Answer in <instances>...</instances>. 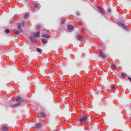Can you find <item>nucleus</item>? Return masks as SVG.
I'll return each mask as SVG.
<instances>
[{
	"label": "nucleus",
	"mask_w": 131,
	"mask_h": 131,
	"mask_svg": "<svg viewBox=\"0 0 131 131\" xmlns=\"http://www.w3.org/2000/svg\"><path fill=\"white\" fill-rule=\"evenodd\" d=\"M113 68L114 69H116V67L115 66V65L114 66H113Z\"/></svg>",
	"instance_id": "obj_24"
},
{
	"label": "nucleus",
	"mask_w": 131,
	"mask_h": 131,
	"mask_svg": "<svg viewBox=\"0 0 131 131\" xmlns=\"http://www.w3.org/2000/svg\"><path fill=\"white\" fill-rule=\"evenodd\" d=\"M108 12L109 13H110L111 12V10L110 8H108L107 9Z\"/></svg>",
	"instance_id": "obj_23"
},
{
	"label": "nucleus",
	"mask_w": 131,
	"mask_h": 131,
	"mask_svg": "<svg viewBox=\"0 0 131 131\" xmlns=\"http://www.w3.org/2000/svg\"><path fill=\"white\" fill-rule=\"evenodd\" d=\"M121 75L122 77L124 78L126 76V75L125 74L123 73H122L121 74Z\"/></svg>",
	"instance_id": "obj_21"
},
{
	"label": "nucleus",
	"mask_w": 131,
	"mask_h": 131,
	"mask_svg": "<svg viewBox=\"0 0 131 131\" xmlns=\"http://www.w3.org/2000/svg\"><path fill=\"white\" fill-rule=\"evenodd\" d=\"M36 127L37 128H39L41 127V125L40 123H37L36 124Z\"/></svg>",
	"instance_id": "obj_13"
},
{
	"label": "nucleus",
	"mask_w": 131,
	"mask_h": 131,
	"mask_svg": "<svg viewBox=\"0 0 131 131\" xmlns=\"http://www.w3.org/2000/svg\"><path fill=\"white\" fill-rule=\"evenodd\" d=\"M16 100L17 101H21V97L19 96L17 97L16 99Z\"/></svg>",
	"instance_id": "obj_15"
},
{
	"label": "nucleus",
	"mask_w": 131,
	"mask_h": 131,
	"mask_svg": "<svg viewBox=\"0 0 131 131\" xmlns=\"http://www.w3.org/2000/svg\"><path fill=\"white\" fill-rule=\"evenodd\" d=\"M5 32L6 33H8L10 32L9 30V29H6L5 30Z\"/></svg>",
	"instance_id": "obj_20"
},
{
	"label": "nucleus",
	"mask_w": 131,
	"mask_h": 131,
	"mask_svg": "<svg viewBox=\"0 0 131 131\" xmlns=\"http://www.w3.org/2000/svg\"><path fill=\"white\" fill-rule=\"evenodd\" d=\"M41 40L43 43L44 44L46 43H47V40L46 39H42Z\"/></svg>",
	"instance_id": "obj_12"
},
{
	"label": "nucleus",
	"mask_w": 131,
	"mask_h": 131,
	"mask_svg": "<svg viewBox=\"0 0 131 131\" xmlns=\"http://www.w3.org/2000/svg\"><path fill=\"white\" fill-rule=\"evenodd\" d=\"M13 31L14 33H15L17 35L19 34L20 33V32L19 31L16 29L14 30Z\"/></svg>",
	"instance_id": "obj_10"
},
{
	"label": "nucleus",
	"mask_w": 131,
	"mask_h": 131,
	"mask_svg": "<svg viewBox=\"0 0 131 131\" xmlns=\"http://www.w3.org/2000/svg\"><path fill=\"white\" fill-rule=\"evenodd\" d=\"M19 104H20L19 103H17V104L15 105H14L12 106V107H16V106H18L19 105Z\"/></svg>",
	"instance_id": "obj_19"
},
{
	"label": "nucleus",
	"mask_w": 131,
	"mask_h": 131,
	"mask_svg": "<svg viewBox=\"0 0 131 131\" xmlns=\"http://www.w3.org/2000/svg\"><path fill=\"white\" fill-rule=\"evenodd\" d=\"M112 87H113V88H114V86H113V85H112Z\"/></svg>",
	"instance_id": "obj_30"
},
{
	"label": "nucleus",
	"mask_w": 131,
	"mask_h": 131,
	"mask_svg": "<svg viewBox=\"0 0 131 131\" xmlns=\"http://www.w3.org/2000/svg\"><path fill=\"white\" fill-rule=\"evenodd\" d=\"M118 25L124 28H127V26L123 24L122 23H118Z\"/></svg>",
	"instance_id": "obj_7"
},
{
	"label": "nucleus",
	"mask_w": 131,
	"mask_h": 131,
	"mask_svg": "<svg viewBox=\"0 0 131 131\" xmlns=\"http://www.w3.org/2000/svg\"><path fill=\"white\" fill-rule=\"evenodd\" d=\"M73 26L72 25H68L67 28L68 30H71L73 29Z\"/></svg>",
	"instance_id": "obj_6"
},
{
	"label": "nucleus",
	"mask_w": 131,
	"mask_h": 131,
	"mask_svg": "<svg viewBox=\"0 0 131 131\" xmlns=\"http://www.w3.org/2000/svg\"><path fill=\"white\" fill-rule=\"evenodd\" d=\"M87 119V117L85 115H84L79 119V121L80 122L84 123L86 121Z\"/></svg>",
	"instance_id": "obj_2"
},
{
	"label": "nucleus",
	"mask_w": 131,
	"mask_h": 131,
	"mask_svg": "<svg viewBox=\"0 0 131 131\" xmlns=\"http://www.w3.org/2000/svg\"><path fill=\"white\" fill-rule=\"evenodd\" d=\"M100 56L103 58H105L106 57V55L103 53H101L99 54Z\"/></svg>",
	"instance_id": "obj_9"
},
{
	"label": "nucleus",
	"mask_w": 131,
	"mask_h": 131,
	"mask_svg": "<svg viewBox=\"0 0 131 131\" xmlns=\"http://www.w3.org/2000/svg\"><path fill=\"white\" fill-rule=\"evenodd\" d=\"M24 24V22L23 21L18 24V29L21 32H23V30L21 29V27L23 26Z\"/></svg>",
	"instance_id": "obj_1"
},
{
	"label": "nucleus",
	"mask_w": 131,
	"mask_h": 131,
	"mask_svg": "<svg viewBox=\"0 0 131 131\" xmlns=\"http://www.w3.org/2000/svg\"><path fill=\"white\" fill-rule=\"evenodd\" d=\"M54 131H58L57 130H55Z\"/></svg>",
	"instance_id": "obj_31"
},
{
	"label": "nucleus",
	"mask_w": 131,
	"mask_h": 131,
	"mask_svg": "<svg viewBox=\"0 0 131 131\" xmlns=\"http://www.w3.org/2000/svg\"><path fill=\"white\" fill-rule=\"evenodd\" d=\"M2 129L4 131H8V128L6 126H3L2 127Z\"/></svg>",
	"instance_id": "obj_8"
},
{
	"label": "nucleus",
	"mask_w": 131,
	"mask_h": 131,
	"mask_svg": "<svg viewBox=\"0 0 131 131\" xmlns=\"http://www.w3.org/2000/svg\"><path fill=\"white\" fill-rule=\"evenodd\" d=\"M37 51L40 54H41L42 52V51L41 49L39 48H37L36 49Z\"/></svg>",
	"instance_id": "obj_16"
},
{
	"label": "nucleus",
	"mask_w": 131,
	"mask_h": 131,
	"mask_svg": "<svg viewBox=\"0 0 131 131\" xmlns=\"http://www.w3.org/2000/svg\"><path fill=\"white\" fill-rule=\"evenodd\" d=\"M42 36L43 37H46L47 38H49L50 36L49 35L47 34H43L42 35Z\"/></svg>",
	"instance_id": "obj_11"
},
{
	"label": "nucleus",
	"mask_w": 131,
	"mask_h": 131,
	"mask_svg": "<svg viewBox=\"0 0 131 131\" xmlns=\"http://www.w3.org/2000/svg\"><path fill=\"white\" fill-rule=\"evenodd\" d=\"M41 116L43 117H45L46 116V115L45 113L43 112H41L40 113Z\"/></svg>",
	"instance_id": "obj_14"
},
{
	"label": "nucleus",
	"mask_w": 131,
	"mask_h": 131,
	"mask_svg": "<svg viewBox=\"0 0 131 131\" xmlns=\"http://www.w3.org/2000/svg\"><path fill=\"white\" fill-rule=\"evenodd\" d=\"M40 117H41V116H40L39 117V118H40Z\"/></svg>",
	"instance_id": "obj_32"
},
{
	"label": "nucleus",
	"mask_w": 131,
	"mask_h": 131,
	"mask_svg": "<svg viewBox=\"0 0 131 131\" xmlns=\"http://www.w3.org/2000/svg\"><path fill=\"white\" fill-rule=\"evenodd\" d=\"M28 15L27 13H26L25 15H24V17L25 18H27L28 16Z\"/></svg>",
	"instance_id": "obj_22"
},
{
	"label": "nucleus",
	"mask_w": 131,
	"mask_h": 131,
	"mask_svg": "<svg viewBox=\"0 0 131 131\" xmlns=\"http://www.w3.org/2000/svg\"><path fill=\"white\" fill-rule=\"evenodd\" d=\"M128 79L130 81H131V78L130 77H128Z\"/></svg>",
	"instance_id": "obj_27"
},
{
	"label": "nucleus",
	"mask_w": 131,
	"mask_h": 131,
	"mask_svg": "<svg viewBox=\"0 0 131 131\" xmlns=\"http://www.w3.org/2000/svg\"><path fill=\"white\" fill-rule=\"evenodd\" d=\"M40 33V32H38L36 33H34L33 34V36L34 37H39V34Z\"/></svg>",
	"instance_id": "obj_5"
},
{
	"label": "nucleus",
	"mask_w": 131,
	"mask_h": 131,
	"mask_svg": "<svg viewBox=\"0 0 131 131\" xmlns=\"http://www.w3.org/2000/svg\"><path fill=\"white\" fill-rule=\"evenodd\" d=\"M77 38L79 40H81L82 38V36L81 35H79L77 36Z\"/></svg>",
	"instance_id": "obj_18"
},
{
	"label": "nucleus",
	"mask_w": 131,
	"mask_h": 131,
	"mask_svg": "<svg viewBox=\"0 0 131 131\" xmlns=\"http://www.w3.org/2000/svg\"><path fill=\"white\" fill-rule=\"evenodd\" d=\"M29 37L30 39H31V41L34 42H36V40L35 39L33 38L31 36H30Z\"/></svg>",
	"instance_id": "obj_17"
},
{
	"label": "nucleus",
	"mask_w": 131,
	"mask_h": 131,
	"mask_svg": "<svg viewBox=\"0 0 131 131\" xmlns=\"http://www.w3.org/2000/svg\"><path fill=\"white\" fill-rule=\"evenodd\" d=\"M38 26H39V25H38V26H37V28L38 29Z\"/></svg>",
	"instance_id": "obj_28"
},
{
	"label": "nucleus",
	"mask_w": 131,
	"mask_h": 131,
	"mask_svg": "<svg viewBox=\"0 0 131 131\" xmlns=\"http://www.w3.org/2000/svg\"><path fill=\"white\" fill-rule=\"evenodd\" d=\"M98 8L99 10L100 11V12L103 14H104L105 13V11L104 9L98 6Z\"/></svg>",
	"instance_id": "obj_4"
},
{
	"label": "nucleus",
	"mask_w": 131,
	"mask_h": 131,
	"mask_svg": "<svg viewBox=\"0 0 131 131\" xmlns=\"http://www.w3.org/2000/svg\"><path fill=\"white\" fill-rule=\"evenodd\" d=\"M40 7V4L39 3H36L35 4L34 6V9L35 11H37Z\"/></svg>",
	"instance_id": "obj_3"
},
{
	"label": "nucleus",
	"mask_w": 131,
	"mask_h": 131,
	"mask_svg": "<svg viewBox=\"0 0 131 131\" xmlns=\"http://www.w3.org/2000/svg\"><path fill=\"white\" fill-rule=\"evenodd\" d=\"M115 64H116V63H115V62H114V63H112V65L113 66H114L115 65Z\"/></svg>",
	"instance_id": "obj_26"
},
{
	"label": "nucleus",
	"mask_w": 131,
	"mask_h": 131,
	"mask_svg": "<svg viewBox=\"0 0 131 131\" xmlns=\"http://www.w3.org/2000/svg\"><path fill=\"white\" fill-rule=\"evenodd\" d=\"M76 14H77V15H79L80 14V13L78 12H77L76 13Z\"/></svg>",
	"instance_id": "obj_25"
},
{
	"label": "nucleus",
	"mask_w": 131,
	"mask_h": 131,
	"mask_svg": "<svg viewBox=\"0 0 131 131\" xmlns=\"http://www.w3.org/2000/svg\"><path fill=\"white\" fill-rule=\"evenodd\" d=\"M62 23L63 24L64 23V21H62Z\"/></svg>",
	"instance_id": "obj_29"
}]
</instances>
